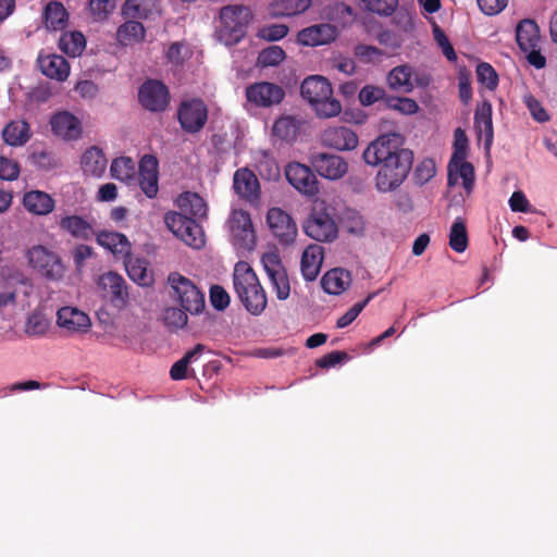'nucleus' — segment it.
I'll return each instance as SVG.
<instances>
[{"instance_id":"30","label":"nucleus","mask_w":557,"mask_h":557,"mask_svg":"<svg viewBox=\"0 0 557 557\" xmlns=\"http://www.w3.org/2000/svg\"><path fill=\"white\" fill-rule=\"evenodd\" d=\"M176 202L181 209L180 214H185L194 220H200L207 216V203L203 198L196 193L185 191L178 196Z\"/></svg>"},{"instance_id":"7","label":"nucleus","mask_w":557,"mask_h":557,"mask_svg":"<svg viewBox=\"0 0 557 557\" xmlns=\"http://www.w3.org/2000/svg\"><path fill=\"white\" fill-rule=\"evenodd\" d=\"M305 233L317 242H333L338 235L337 224L324 205L312 209L304 224Z\"/></svg>"},{"instance_id":"31","label":"nucleus","mask_w":557,"mask_h":557,"mask_svg":"<svg viewBox=\"0 0 557 557\" xmlns=\"http://www.w3.org/2000/svg\"><path fill=\"white\" fill-rule=\"evenodd\" d=\"M323 249L319 245L308 246L301 257V273L306 281H314L320 273Z\"/></svg>"},{"instance_id":"44","label":"nucleus","mask_w":557,"mask_h":557,"mask_svg":"<svg viewBox=\"0 0 557 557\" xmlns=\"http://www.w3.org/2000/svg\"><path fill=\"white\" fill-rule=\"evenodd\" d=\"M110 172L113 178L129 184L136 177V163L129 157H120L113 160Z\"/></svg>"},{"instance_id":"57","label":"nucleus","mask_w":557,"mask_h":557,"mask_svg":"<svg viewBox=\"0 0 557 557\" xmlns=\"http://www.w3.org/2000/svg\"><path fill=\"white\" fill-rule=\"evenodd\" d=\"M468 138L461 128L455 131L454 152L449 161L455 165L456 160H465L467 157Z\"/></svg>"},{"instance_id":"33","label":"nucleus","mask_w":557,"mask_h":557,"mask_svg":"<svg viewBox=\"0 0 557 557\" xmlns=\"http://www.w3.org/2000/svg\"><path fill=\"white\" fill-rule=\"evenodd\" d=\"M59 226L72 237L81 240H88L95 235L92 225L76 214L61 218Z\"/></svg>"},{"instance_id":"26","label":"nucleus","mask_w":557,"mask_h":557,"mask_svg":"<svg viewBox=\"0 0 557 557\" xmlns=\"http://www.w3.org/2000/svg\"><path fill=\"white\" fill-rule=\"evenodd\" d=\"M351 274L342 268L329 270L321 278L323 290L330 295L343 294L351 284Z\"/></svg>"},{"instance_id":"53","label":"nucleus","mask_w":557,"mask_h":557,"mask_svg":"<svg viewBox=\"0 0 557 557\" xmlns=\"http://www.w3.org/2000/svg\"><path fill=\"white\" fill-rule=\"evenodd\" d=\"M49 321L40 313H32L25 325V333L29 336H41L49 329Z\"/></svg>"},{"instance_id":"46","label":"nucleus","mask_w":557,"mask_h":557,"mask_svg":"<svg viewBox=\"0 0 557 557\" xmlns=\"http://www.w3.org/2000/svg\"><path fill=\"white\" fill-rule=\"evenodd\" d=\"M85 45L86 40L81 32L64 33L59 40L60 49L71 57L79 55Z\"/></svg>"},{"instance_id":"61","label":"nucleus","mask_w":557,"mask_h":557,"mask_svg":"<svg viewBox=\"0 0 557 557\" xmlns=\"http://www.w3.org/2000/svg\"><path fill=\"white\" fill-rule=\"evenodd\" d=\"M115 8V0H89L91 14L98 20L106 18Z\"/></svg>"},{"instance_id":"10","label":"nucleus","mask_w":557,"mask_h":557,"mask_svg":"<svg viewBox=\"0 0 557 557\" xmlns=\"http://www.w3.org/2000/svg\"><path fill=\"white\" fill-rule=\"evenodd\" d=\"M177 120L184 132L189 134L198 133L208 121V108L198 98L184 100L177 109Z\"/></svg>"},{"instance_id":"34","label":"nucleus","mask_w":557,"mask_h":557,"mask_svg":"<svg viewBox=\"0 0 557 557\" xmlns=\"http://www.w3.org/2000/svg\"><path fill=\"white\" fill-rule=\"evenodd\" d=\"M304 123V119L299 116L282 115L274 122L273 134L284 141H294Z\"/></svg>"},{"instance_id":"37","label":"nucleus","mask_w":557,"mask_h":557,"mask_svg":"<svg viewBox=\"0 0 557 557\" xmlns=\"http://www.w3.org/2000/svg\"><path fill=\"white\" fill-rule=\"evenodd\" d=\"M412 73V67L409 64L395 66L386 77L388 87L396 91L411 92L414 88Z\"/></svg>"},{"instance_id":"4","label":"nucleus","mask_w":557,"mask_h":557,"mask_svg":"<svg viewBox=\"0 0 557 557\" xmlns=\"http://www.w3.org/2000/svg\"><path fill=\"white\" fill-rule=\"evenodd\" d=\"M216 39L225 46L238 44L245 36L252 17L248 7L242 4L225 5L220 10Z\"/></svg>"},{"instance_id":"11","label":"nucleus","mask_w":557,"mask_h":557,"mask_svg":"<svg viewBox=\"0 0 557 557\" xmlns=\"http://www.w3.org/2000/svg\"><path fill=\"white\" fill-rule=\"evenodd\" d=\"M261 262L277 299L286 300L290 295V283L280 256L275 252L264 253Z\"/></svg>"},{"instance_id":"41","label":"nucleus","mask_w":557,"mask_h":557,"mask_svg":"<svg viewBox=\"0 0 557 557\" xmlns=\"http://www.w3.org/2000/svg\"><path fill=\"white\" fill-rule=\"evenodd\" d=\"M492 104L490 101L484 100L478 106L474 112V125L480 133L485 135L486 144L493 140V121H492Z\"/></svg>"},{"instance_id":"62","label":"nucleus","mask_w":557,"mask_h":557,"mask_svg":"<svg viewBox=\"0 0 557 557\" xmlns=\"http://www.w3.org/2000/svg\"><path fill=\"white\" fill-rule=\"evenodd\" d=\"M348 359L345 351L335 350L315 360V366L321 369H329Z\"/></svg>"},{"instance_id":"15","label":"nucleus","mask_w":557,"mask_h":557,"mask_svg":"<svg viewBox=\"0 0 557 557\" xmlns=\"http://www.w3.org/2000/svg\"><path fill=\"white\" fill-rule=\"evenodd\" d=\"M310 162L317 173L327 180H339L348 171L346 160L336 154L317 152L311 156Z\"/></svg>"},{"instance_id":"22","label":"nucleus","mask_w":557,"mask_h":557,"mask_svg":"<svg viewBox=\"0 0 557 557\" xmlns=\"http://www.w3.org/2000/svg\"><path fill=\"white\" fill-rule=\"evenodd\" d=\"M124 18L154 20L161 15V5L158 0H126L122 7Z\"/></svg>"},{"instance_id":"43","label":"nucleus","mask_w":557,"mask_h":557,"mask_svg":"<svg viewBox=\"0 0 557 557\" xmlns=\"http://www.w3.org/2000/svg\"><path fill=\"white\" fill-rule=\"evenodd\" d=\"M205 345L197 344L193 349L188 350L180 360H177L170 370V376L174 381H181L188 376V366L196 360L205 350Z\"/></svg>"},{"instance_id":"5","label":"nucleus","mask_w":557,"mask_h":557,"mask_svg":"<svg viewBox=\"0 0 557 557\" xmlns=\"http://www.w3.org/2000/svg\"><path fill=\"white\" fill-rule=\"evenodd\" d=\"M169 284L174 290L181 307L191 314H199L205 309L203 293L187 277L177 272L169 275Z\"/></svg>"},{"instance_id":"47","label":"nucleus","mask_w":557,"mask_h":557,"mask_svg":"<svg viewBox=\"0 0 557 557\" xmlns=\"http://www.w3.org/2000/svg\"><path fill=\"white\" fill-rule=\"evenodd\" d=\"M388 96L389 95L386 94L383 87L366 85L359 91V101L363 107H370L376 102H381L385 108Z\"/></svg>"},{"instance_id":"56","label":"nucleus","mask_w":557,"mask_h":557,"mask_svg":"<svg viewBox=\"0 0 557 557\" xmlns=\"http://www.w3.org/2000/svg\"><path fill=\"white\" fill-rule=\"evenodd\" d=\"M288 34V27L284 24H272L259 29L258 37L268 41H277Z\"/></svg>"},{"instance_id":"6","label":"nucleus","mask_w":557,"mask_h":557,"mask_svg":"<svg viewBox=\"0 0 557 557\" xmlns=\"http://www.w3.org/2000/svg\"><path fill=\"white\" fill-rule=\"evenodd\" d=\"M516 40L519 48L528 53L527 59L536 69L546 64V59L540 51L541 35L537 24L530 18L522 20L516 27Z\"/></svg>"},{"instance_id":"52","label":"nucleus","mask_w":557,"mask_h":557,"mask_svg":"<svg viewBox=\"0 0 557 557\" xmlns=\"http://www.w3.org/2000/svg\"><path fill=\"white\" fill-rule=\"evenodd\" d=\"M364 8L377 15L389 16L392 15L397 7L398 0H361Z\"/></svg>"},{"instance_id":"13","label":"nucleus","mask_w":557,"mask_h":557,"mask_svg":"<svg viewBox=\"0 0 557 557\" xmlns=\"http://www.w3.org/2000/svg\"><path fill=\"white\" fill-rule=\"evenodd\" d=\"M138 100L146 110L161 112L164 111L169 104L170 92L163 83L149 79L140 86Z\"/></svg>"},{"instance_id":"36","label":"nucleus","mask_w":557,"mask_h":557,"mask_svg":"<svg viewBox=\"0 0 557 557\" xmlns=\"http://www.w3.org/2000/svg\"><path fill=\"white\" fill-rule=\"evenodd\" d=\"M311 0H275L270 4L269 13L273 17H290L306 12Z\"/></svg>"},{"instance_id":"60","label":"nucleus","mask_w":557,"mask_h":557,"mask_svg":"<svg viewBox=\"0 0 557 557\" xmlns=\"http://www.w3.org/2000/svg\"><path fill=\"white\" fill-rule=\"evenodd\" d=\"M210 301L213 308L222 311L230 305V295L222 286L213 285L210 288Z\"/></svg>"},{"instance_id":"14","label":"nucleus","mask_w":557,"mask_h":557,"mask_svg":"<svg viewBox=\"0 0 557 557\" xmlns=\"http://www.w3.org/2000/svg\"><path fill=\"white\" fill-rule=\"evenodd\" d=\"M267 222L273 236L281 245H290L297 236V226L292 216L281 208H271Z\"/></svg>"},{"instance_id":"32","label":"nucleus","mask_w":557,"mask_h":557,"mask_svg":"<svg viewBox=\"0 0 557 557\" xmlns=\"http://www.w3.org/2000/svg\"><path fill=\"white\" fill-rule=\"evenodd\" d=\"M108 160L103 151L96 147H89L82 156L81 165L85 175L100 177L107 169Z\"/></svg>"},{"instance_id":"18","label":"nucleus","mask_w":557,"mask_h":557,"mask_svg":"<svg viewBox=\"0 0 557 557\" xmlns=\"http://www.w3.org/2000/svg\"><path fill=\"white\" fill-rule=\"evenodd\" d=\"M140 189L148 198H154L159 191V162L156 156L145 154L138 164Z\"/></svg>"},{"instance_id":"17","label":"nucleus","mask_w":557,"mask_h":557,"mask_svg":"<svg viewBox=\"0 0 557 557\" xmlns=\"http://www.w3.org/2000/svg\"><path fill=\"white\" fill-rule=\"evenodd\" d=\"M99 286L114 308L121 310L127 306V286L121 275L114 272L104 273L99 277Z\"/></svg>"},{"instance_id":"16","label":"nucleus","mask_w":557,"mask_h":557,"mask_svg":"<svg viewBox=\"0 0 557 557\" xmlns=\"http://www.w3.org/2000/svg\"><path fill=\"white\" fill-rule=\"evenodd\" d=\"M233 188L239 198L251 205H256L260 201L261 187L259 180L248 168H240L235 171Z\"/></svg>"},{"instance_id":"8","label":"nucleus","mask_w":557,"mask_h":557,"mask_svg":"<svg viewBox=\"0 0 557 557\" xmlns=\"http://www.w3.org/2000/svg\"><path fill=\"white\" fill-rule=\"evenodd\" d=\"M168 228L186 245L201 248L205 245V235L200 225L190 216L170 211L164 216Z\"/></svg>"},{"instance_id":"25","label":"nucleus","mask_w":557,"mask_h":557,"mask_svg":"<svg viewBox=\"0 0 557 557\" xmlns=\"http://www.w3.org/2000/svg\"><path fill=\"white\" fill-rule=\"evenodd\" d=\"M38 64L41 73L49 78L63 82L70 75V64L66 61V59L62 55H39Z\"/></svg>"},{"instance_id":"3","label":"nucleus","mask_w":557,"mask_h":557,"mask_svg":"<svg viewBox=\"0 0 557 557\" xmlns=\"http://www.w3.org/2000/svg\"><path fill=\"white\" fill-rule=\"evenodd\" d=\"M300 94L320 119L335 117L342 112V103L333 97L331 83L321 75L305 78L300 85Z\"/></svg>"},{"instance_id":"51","label":"nucleus","mask_w":557,"mask_h":557,"mask_svg":"<svg viewBox=\"0 0 557 557\" xmlns=\"http://www.w3.org/2000/svg\"><path fill=\"white\" fill-rule=\"evenodd\" d=\"M354 53L358 60L364 64L379 63L384 52L374 46L359 44L355 47Z\"/></svg>"},{"instance_id":"39","label":"nucleus","mask_w":557,"mask_h":557,"mask_svg":"<svg viewBox=\"0 0 557 557\" xmlns=\"http://www.w3.org/2000/svg\"><path fill=\"white\" fill-rule=\"evenodd\" d=\"M69 14L61 2H49L44 11V22L47 29L62 30L66 27Z\"/></svg>"},{"instance_id":"50","label":"nucleus","mask_w":557,"mask_h":557,"mask_svg":"<svg viewBox=\"0 0 557 557\" xmlns=\"http://www.w3.org/2000/svg\"><path fill=\"white\" fill-rule=\"evenodd\" d=\"M476 77L490 90L498 86V74L490 63L482 62L476 66Z\"/></svg>"},{"instance_id":"12","label":"nucleus","mask_w":557,"mask_h":557,"mask_svg":"<svg viewBox=\"0 0 557 557\" xmlns=\"http://www.w3.org/2000/svg\"><path fill=\"white\" fill-rule=\"evenodd\" d=\"M247 100L259 108H270L280 104L285 98V90L270 82L253 83L246 87Z\"/></svg>"},{"instance_id":"49","label":"nucleus","mask_w":557,"mask_h":557,"mask_svg":"<svg viewBox=\"0 0 557 557\" xmlns=\"http://www.w3.org/2000/svg\"><path fill=\"white\" fill-rule=\"evenodd\" d=\"M285 57V51L281 47L270 46L259 53L257 64L262 67L276 66Z\"/></svg>"},{"instance_id":"9","label":"nucleus","mask_w":557,"mask_h":557,"mask_svg":"<svg viewBox=\"0 0 557 557\" xmlns=\"http://www.w3.org/2000/svg\"><path fill=\"white\" fill-rule=\"evenodd\" d=\"M29 264L48 280L58 281L63 277L65 268L61 258L45 246L37 245L27 251Z\"/></svg>"},{"instance_id":"45","label":"nucleus","mask_w":557,"mask_h":557,"mask_svg":"<svg viewBox=\"0 0 557 557\" xmlns=\"http://www.w3.org/2000/svg\"><path fill=\"white\" fill-rule=\"evenodd\" d=\"M468 243L466 222L462 218H457L450 226L449 246L454 251L460 253L468 248Z\"/></svg>"},{"instance_id":"54","label":"nucleus","mask_w":557,"mask_h":557,"mask_svg":"<svg viewBox=\"0 0 557 557\" xmlns=\"http://www.w3.org/2000/svg\"><path fill=\"white\" fill-rule=\"evenodd\" d=\"M373 297H374V294H369L366 297V299L355 304L345 314H343L337 320L336 326L338 329H344V327L348 326L349 324H351Z\"/></svg>"},{"instance_id":"23","label":"nucleus","mask_w":557,"mask_h":557,"mask_svg":"<svg viewBox=\"0 0 557 557\" xmlns=\"http://www.w3.org/2000/svg\"><path fill=\"white\" fill-rule=\"evenodd\" d=\"M52 132L64 139H77L82 135V123L67 111L55 113L50 121Z\"/></svg>"},{"instance_id":"38","label":"nucleus","mask_w":557,"mask_h":557,"mask_svg":"<svg viewBox=\"0 0 557 557\" xmlns=\"http://www.w3.org/2000/svg\"><path fill=\"white\" fill-rule=\"evenodd\" d=\"M126 20L127 21L121 24L116 30V40L124 47L140 42L146 36V29L139 21L133 18Z\"/></svg>"},{"instance_id":"35","label":"nucleus","mask_w":557,"mask_h":557,"mask_svg":"<svg viewBox=\"0 0 557 557\" xmlns=\"http://www.w3.org/2000/svg\"><path fill=\"white\" fill-rule=\"evenodd\" d=\"M458 177L462 178V185L467 193H470L474 184V168L465 160H456L448 163V185L453 186L457 183Z\"/></svg>"},{"instance_id":"2","label":"nucleus","mask_w":557,"mask_h":557,"mask_svg":"<svg viewBox=\"0 0 557 557\" xmlns=\"http://www.w3.org/2000/svg\"><path fill=\"white\" fill-rule=\"evenodd\" d=\"M233 285L237 297L249 313L259 315L264 311L268 304L267 294L248 263L244 261L236 263Z\"/></svg>"},{"instance_id":"20","label":"nucleus","mask_w":557,"mask_h":557,"mask_svg":"<svg viewBox=\"0 0 557 557\" xmlns=\"http://www.w3.org/2000/svg\"><path fill=\"white\" fill-rule=\"evenodd\" d=\"M285 176L288 183L300 193L310 196L318 193V181L309 166L292 162L285 168Z\"/></svg>"},{"instance_id":"40","label":"nucleus","mask_w":557,"mask_h":557,"mask_svg":"<svg viewBox=\"0 0 557 557\" xmlns=\"http://www.w3.org/2000/svg\"><path fill=\"white\" fill-rule=\"evenodd\" d=\"M2 137L10 146H22L30 137L29 125L25 121H11L3 128Z\"/></svg>"},{"instance_id":"24","label":"nucleus","mask_w":557,"mask_h":557,"mask_svg":"<svg viewBox=\"0 0 557 557\" xmlns=\"http://www.w3.org/2000/svg\"><path fill=\"white\" fill-rule=\"evenodd\" d=\"M98 245L110 250L116 258H127L131 255L132 245L128 238L117 232L101 231L96 234Z\"/></svg>"},{"instance_id":"59","label":"nucleus","mask_w":557,"mask_h":557,"mask_svg":"<svg viewBox=\"0 0 557 557\" xmlns=\"http://www.w3.org/2000/svg\"><path fill=\"white\" fill-rule=\"evenodd\" d=\"M258 171L261 176L268 180H277L281 174L276 161L268 154H264L263 159L259 161Z\"/></svg>"},{"instance_id":"1","label":"nucleus","mask_w":557,"mask_h":557,"mask_svg":"<svg viewBox=\"0 0 557 557\" xmlns=\"http://www.w3.org/2000/svg\"><path fill=\"white\" fill-rule=\"evenodd\" d=\"M400 134L388 133L371 141L362 153L370 166H379L375 187L380 193L397 189L407 178L413 161L412 151L403 147Z\"/></svg>"},{"instance_id":"21","label":"nucleus","mask_w":557,"mask_h":557,"mask_svg":"<svg viewBox=\"0 0 557 557\" xmlns=\"http://www.w3.org/2000/svg\"><path fill=\"white\" fill-rule=\"evenodd\" d=\"M337 36L336 26L327 23L317 24L301 29L297 40L302 46H320L333 41Z\"/></svg>"},{"instance_id":"55","label":"nucleus","mask_w":557,"mask_h":557,"mask_svg":"<svg viewBox=\"0 0 557 557\" xmlns=\"http://www.w3.org/2000/svg\"><path fill=\"white\" fill-rule=\"evenodd\" d=\"M523 103L525 104V107L530 111L531 116L535 121H537L540 123H544V122H547L549 120L548 113L543 108L541 102L533 95L525 94L523 96Z\"/></svg>"},{"instance_id":"58","label":"nucleus","mask_w":557,"mask_h":557,"mask_svg":"<svg viewBox=\"0 0 557 557\" xmlns=\"http://www.w3.org/2000/svg\"><path fill=\"white\" fill-rule=\"evenodd\" d=\"M21 172L20 164L7 157L0 156V178L15 181Z\"/></svg>"},{"instance_id":"63","label":"nucleus","mask_w":557,"mask_h":557,"mask_svg":"<svg viewBox=\"0 0 557 557\" xmlns=\"http://www.w3.org/2000/svg\"><path fill=\"white\" fill-rule=\"evenodd\" d=\"M186 312L187 311H185L183 308H169L165 311V321L170 325L182 329L187 324L188 321Z\"/></svg>"},{"instance_id":"48","label":"nucleus","mask_w":557,"mask_h":557,"mask_svg":"<svg viewBox=\"0 0 557 557\" xmlns=\"http://www.w3.org/2000/svg\"><path fill=\"white\" fill-rule=\"evenodd\" d=\"M385 109L397 111L404 115L416 114L419 106L416 100L407 97L388 96Z\"/></svg>"},{"instance_id":"42","label":"nucleus","mask_w":557,"mask_h":557,"mask_svg":"<svg viewBox=\"0 0 557 557\" xmlns=\"http://www.w3.org/2000/svg\"><path fill=\"white\" fill-rule=\"evenodd\" d=\"M124 261L127 274L131 280L140 286H148L152 282V276L148 273L147 262L143 259H133L129 255Z\"/></svg>"},{"instance_id":"28","label":"nucleus","mask_w":557,"mask_h":557,"mask_svg":"<svg viewBox=\"0 0 557 557\" xmlns=\"http://www.w3.org/2000/svg\"><path fill=\"white\" fill-rule=\"evenodd\" d=\"M231 230L235 237L243 240L246 246L253 245L256 235L250 214L245 210H235L232 214Z\"/></svg>"},{"instance_id":"29","label":"nucleus","mask_w":557,"mask_h":557,"mask_svg":"<svg viewBox=\"0 0 557 557\" xmlns=\"http://www.w3.org/2000/svg\"><path fill=\"white\" fill-rule=\"evenodd\" d=\"M24 208L35 215H47L54 209L53 198L41 190H30L23 196Z\"/></svg>"},{"instance_id":"64","label":"nucleus","mask_w":557,"mask_h":557,"mask_svg":"<svg viewBox=\"0 0 557 557\" xmlns=\"http://www.w3.org/2000/svg\"><path fill=\"white\" fill-rule=\"evenodd\" d=\"M94 255L92 247L88 245H77L73 250V260L77 270L85 265V261Z\"/></svg>"},{"instance_id":"19","label":"nucleus","mask_w":557,"mask_h":557,"mask_svg":"<svg viewBox=\"0 0 557 557\" xmlns=\"http://www.w3.org/2000/svg\"><path fill=\"white\" fill-rule=\"evenodd\" d=\"M321 144L338 151H349L358 146V136L350 127L330 126L322 132Z\"/></svg>"},{"instance_id":"27","label":"nucleus","mask_w":557,"mask_h":557,"mask_svg":"<svg viewBox=\"0 0 557 557\" xmlns=\"http://www.w3.org/2000/svg\"><path fill=\"white\" fill-rule=\"evenodd\" d=\"M57 322L59 326L69 331H86L90 325L89 317L83 311L72 308L63 307L58 310Z\"/></svg>"}]
</instances>
